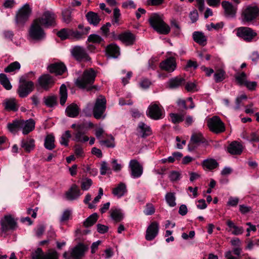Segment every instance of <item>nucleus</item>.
Returning a JSON list of instances; mask_svg holds the SVG:
<instances>
[{
  "label": "nucleus",
  "mask_w": 259,
  "mask_h": 259,
  "mask_svg": "<svg viewBox=\"0 0 259 259\" xmlns=\"http://www.w3.org/2000/svg\"><path fill=\"white\" fill-rule=\"evenodd\" d=\"M96 73L94 69L90 68L84 71L82 75L78 77L75 81V85L80 89L90 91L95 88L92 85L95 81Z\"/></svg>",
  "instance_id": "1"
},
{
  "label": "nucleus",
  "mask_w": 259,
  "mask_h": 259,
  "mask_svg": "<svg viewBox=\"0 0 259 259\" xmlns=\"http://www.w3.org/2000/svg\"><path fill=\"white\" fill-rule=\"evenodd\" d=\"M149 21L151 26L157 32L164 34L169 33L170 31L169 26L164 22L159 15L156 14L152 15Z\"/></svg>",
  "instance_id": "2"
},
{
  "label": "nucleus",
  "mask_w": 259,
  "mask_h": 259,
  "mask_svg": "<svg viewBox=\"0 0 259 259\" xmlns=\"http://www.w3.org/2000/svg\"><path fill=\"white\" fill-rule=\"evenodd\" d=\"M106 109V99L104 96L100 95L97 98L93 108L94 117L97 119H104Z\"/></svg>",
  "instance_id": "3"
},
{
  "label": "nucleus",
  "mask_w": 259,
  "mask_h": 259,
  "mask_svg": "<svg viewBox=\"0 0 259 259\" xmlns=\"http://www.w3.org/2000/svg\"><path fill=\"white\" fill-rule=\"evenodd\" d=\"M88 248L83 244L79 243L75 246L70 248L63 254L65 259H80L82 257Z\"/></svg>",
  "instance_id": "4"
},
{
  "label": "nucleus",
  "mask_w": 259,
  "mask_h": 259,
  "mask_svg": "<svg viewBox=\"0 0 259 259\" xmlns=\"http://www.w3.org/2000/svg\"><path fill=\"white\" fill-rule=\"evenodd\" d=\"M236 35L246 42H251L256 39L257 33L250 27H240L236 29Z\"/></svg>",
  "instance_id": "5"
},
{
  "label": "nucleus",
  "mask_w": 259,
  "mask_h": 259,
  "mask_svg": "<svg viewBox=\"0 0 259 259\" xmlns=\"http://www.w3.org/2000/svg\"><path fill=\"white\" fill-rule=\"evenodd\" d=\"M38 20H34L29 30V36L33 39L40 40L45 38L46 34Z\"/></svg>",
  "instance_id": "6"
},
{
  "label": "nucleus",
  "mask_w": 259,
  "mask_h": 259,
  "mask_svg": "<svg viewBox=\"0 0 259 259\" xmlns=\"http://www.w3.org/2000/svg\"><path fill=\"white\" fill-rule=\"evenodd\" d=\"M56 16L54 13L46 11L41 17L35 19V20H38L37 22L42 26L48 28L56 25Z\"/></svg>",
  "instance_id": "7"
},
{
  "label": "nucleus",
  "mask_w": 259,
  "mask_h": 259,
  "mask_svg": "<svg viewBox=\"0 0 259 259\" xmlns=\"http://www.w3.org/2000/svg\"><path fill=\"white\" fill-rule=\"evenodd\" d=\"M207 126L210 131L215 134H220L225 131L224 123L217 116H213L208 119Z\"/></svg>",
  "instance_id": "8"
},
{
  "label": "nucleus",
  "mask_w": 259,
  "mask_h": 259,
  "mask_svg": "<svg viewBox=\"0 0 259 259\" xmlns=\"http://www.w3.org/2000/svg\"><path fill=\"white\" fill-rule=\"evenodd\" d=\"M259 13L256 6H247L242 12V20L244 22H251L254 20Z\"/></svg>",
  "instance_id": "9"
},
{
  "label": "nucleus",
  "mask_w": 259,
  "mask_h": 259,
  "mask_svg": "<svg viewBox=\"0 0 259 259\" xmlns=\"http://www.w3.org/2000/svg\"><path fill=\"white\" fill-rule=\"evenodd\" d=\"M147 116L154 120H158L163 117V113L160 104L156 103H151L146 112Z\"/></svg>",
  "instance_id": "10"
},
{
  "label": "nucleus",
  "mask_w": 259,
  "mask_h": 259,
  "mask_svg": "<svg viewBox=\"0 0 259 259\" xmlns=\"http://www.w3.org/2000/svg\"><path fill=\"white\" fill-rule=\"evenodd\" d=\"M71 53L73 57L77 61H90L91 60V58L82 47L79 46L74 47Z\"/></svg>",
  "instance_id": "11"
},
{
  "label": "nucleus",
  "mask_w": 259,
  "mask_h": 259,
  "mask_svg": "<svg viewBox=\"0 0 259 259\" xmlns=\"http://www.w3.org/2000/svg\"><path fill=\"white\" fill-rule=\"evenodd\" d=\"M128 167L131 170V176L133 178H138L142 175L143 167L137 160H131L129 162Z\"/></svg>",
  "instance_id": "12"
},
{
  "label": "nucleus",
  "mask_w": 259,
  "mask_h": 259,
  "mask_svg": "<svg viewBox=\"0 0 259 259\" xmlns=\"http://www.w3.org/2000/svg\"><path fill=\"white\" fill-rule=\"evenodd\" d=\"M31 10L28 4L24 5L19 11L16 15V21L18 23L23 24L28 19Z\"/></svg>",
  "instance_id": "13"
},
{
  "label": "nucleus",
  "mask_w": 259,
  "mask_h": 259,
  "mask_svg": "<svg viewBox=\"0 0 259 259\" xmlns=\"http://www.w3.org/2000/svg\"><path fill=\"white\" fill-rule=\"evenodd\" d=\"M34 83L31 81H24L19 86L18 90L19 95L21 98L26 97L33 90Z\"/></svg>",
  "instance_id": "14"
},
{
  "label": "nucleus",
  "mask_w": 259,
  "mask_h": 259,
  "mask_svg": "<svg viewBox=\"0 0 259 259\" xmlns=\"http://www.w3.org/2000/svg\"><path fill=\"white\" fill-rule=\"evenodd\" d=\"M205 139L200 133H194L192 134L189 144L188 145V149L189 151L193 150L200 143H203Z\"/></svg>",
  "instance_id": "15"
},
{
  "label": "nucleus",
  "mask_w": 259,
  "mask_h": 259,
  "mask_svg": "<svg viewBox=\"0 0 259 259\" xmlns=\"http://www.w3.org/2000/svg\"><path fill=\"white\" fill-rule=\"evenodd\" d=\"M237 4L233 5L231 3L227 1H223L222 6L224 10L225 15L230 18H233L235 16Z\"/></svg>",
  "instance_id": "16"
},
{
  "label": "nucleus",
  "mask_w": 259,
  "mask_h": 259,
  "mask_svg": "<svg viewBox=\"0 0 259 259\" xmlns=\"http://www.w3.org/2000/svg\"><path fill=\"white\" fill-rule=\"evenodd\" d=\"M84 126V123L78 124L77 128L76 129V132L74 133V141L78 142L84 143L89 140V138L84 135L83 132Z\"/></svg>",
  "instance_id": "17"
},
{
  "label": "nucleus",
  "mask_w": 259,
  "mask_h": 259,
  "mask_svg": "<svg viewBox=\"0 0 259 259\" xmlns=\"http://www.w3.org/2000/svg\"><path fill=\"white\" fill-rule=\"evenodd\" d=\"M160 68L168 72H173L176 68V62L175 59L170 57L160 63L159 65Z\"/></svg>",
  "instance_id": "18"
},
{
  "label": "nucleus",
  "mask_w": 259,
  "mask_h": 259,
  "mask_svg": "<svg viewBox=\"0 0 259 259\" xmlns=\"http://www.w3.org/2000/svg\"><path fill=\"white\" fill-rule=\"evenodd\" d=\"M81 195V193L77 186L73 184L66 192V198L68 200H74L78 199Z\"/></svg>",
  "instance_id": "19"
},
{
  "label": "nucleus",
  "mask_w": 259,
  "mask_h": 259,
  "mask_svg": "<svg viewBox=\"0 0 259 259\" xmlns=\"http://www.w3.org/2000/svg\"><path fill=\"white\" fill-rule=\"evenodd\" d=\"M39 85L43 89L48 90L53 84V77L49 74H44L38 79Z\"/></svg>",
  "instance_id": "20"
},
{
  "label": "nucleus",
  "mask_w": 259,
  "mask_h": 259,
  "mask_svg": "<svg viewBox=\"0 0 259 259\" xmlns=\"http://www.w3.org/2000/svg\"><path fill=\"white\" fill-rule=\"evenodd\" d=\"M118 38L125 45L130 46L134 44L136 37L130 32H125L119 35Z\"/></svg>",
  "instance_id": "21"
},
{
  "label": "nucleus",
  "mask_w": 259,
  "mask_h": 259,
  "mask_svg": "<svg viewBox=\"0 0 259 259\" xmlns=\"http://www.w3.org/2000/svg\"><path fill=\"white\" fill-rule=\"evenodd\" d=\"M66 69L65 65L61 62L51 64L48 67V69L51 73H54L57 75L63 74Z\"/></svg>",
  "instance_id": "22"
},
{
  "label": "nucleus",
  "mask_w": 259,
  "mask_h": 259,
  "mask_svg": "<svg viewBox=\"0 0 259 259\" xmlns=\"http://www.w3.org/2000/svg\"><path fill=\"white\" fill-rule=\"evenodd\" d=\"M35 127V122L33 119L26 120H21V130L24 135H26L33 130Z\"/></svg>",
  "instance_id": "23"
},
{
  "label": "nucleus",
  "mask_w": 259,
  "mask_h": 259,
  "mask_svg": "<svg viewBox=\"0 0 259 259\" xmlns=\"http://www.w3.org/2000/svg\"><path fill=\"white\" fill-rule=\"evenodd\" d=\"M109 213L111 219L115 222H119L123 219L124 213L122 210L119 208L112 207Z\"/></svg>",
  "instance_id": "24"
},
{
  "label": "nucleus",
  "mask_w": 259,
  "mask_h": 259,
  "mask_svg": "<svg viewBox=\"0 0 259 259\" xmlns=\"http://www.w3.org/2000/svg\"><path fill=\"white\" fill-rule=\"evenodd\" d=\"M228 151L232 155H240L242 152L243 147L240 143L234 141L229 145Z\"/></svg>",
  "instance_id": "25"
},
{
  "label": "nucleus",
  "mask_w": 259,
  "mask_h": 259,
  "mask_svg": "<svg viewBox=\"0 0 259 259\" xmlns=\"http://www.w3.org/2000/svg\"><path fill=\"white\" fill-rule=\"evenodd\" d=\"M192 37L196 42L199 45L204 46L207 43V37L201 31H194L192 34Z\"/></svg>",
  "instance_id": "26"
},
{
  "label": "nucleus",
  "mask_w": 259,
  "mask_h": 259,
  "mask_svg": "<svg viewBox=\"0 0 259 259\" xmlns=\"http://www.w3.org/2000/svg\"><path fill=\"white\" fill-rule=\"evenodd\" d=\"M137 131L143 138L149 136L152 134V131L150 127L143 122H140L139 123Z\"/></svg>",
  "instance_id": "27"
},
{
  "label": "nucleus",
  "mask_w": 259,
  "mask_h": 259,
  "mask_svg": "<svg viewBox=\"0 0 259 259\" xmlns=\"http://www.w3.org/2000/svg\"><path fill=\"white\" fill-rule=\"evenodd\" d=\"M185 79L180 76H177L169 80L167 82L168 88L171 89H177L185 83Z\"/></svg>",
  "instance_id": "28"
},
{
  "label": "nucleus",
  "mask_w": 259,
  "mask_h": 259,
  "mask_svg": "<svg viewBox=\"0 0 259 259\" xmlns=\"http://www.w3.org/2000/svg\"><path fill=\"white\" fill-rule=\"evenodd\" d=\"M2 227H15L17 225V219H15L12 215H6L1 220Z\"/></svg>",
  "instance_id": "29"
},
{
  "label": "nucleus",
  "mask_w": 259,
  "mask_h": 259,
  "mask_svg": "<svg viewBox=\"0 0 259 259\" xmlns=\"http://www.w3.org/2000/svg\"><path fill=\"white\" fill-rule=\"evenodd\" d=\"M86 18L90 24L97 26L100 23L101 18L99 15L93 12H89L86 15Z\"/></svg>",
  "instance_id": "30"
},
{
  "label": "nucleus",
  "mask_w": 259,
  "mask_h": 259,
  "mask_svg": "<svg viewBox=\"0 0 259 259\" xmlns=\"http://www.w3.org/2000/svg\"><path fill=\"white\" fill-rule=\"evenodd\" d=\"M126 185L123 183H120L113 189L112 193L117 198H120L126 193Z\"/></svg>",
  "instance_id": "31"
},
{
  "label": "nucleus",
  "mask_w": 259,
  "mask_h": 259,
  "mask_svg": "<svg viewBox=\"0 0 259 259\" xmlns=\"http://www.w3.org/2000/svg\"><path fill=\"white\" fill-rule=\"evenodd\" d=\"M79 110L76 104H71L66 109V113L67 115L70 117H75L78 114Z\"/></svg>",
  "instance_id": "32"
},
{
  "label": "nucleus",
  "mask_w": 259,
  "mask_h": 259,
  "mask_svg": "<svg viewBox=\"0 0 259 259\" xmlns=\"http://www.w3.org/2000/svg\"><path fill=\"white\" fill-rule=\"evenodd\" d=\"M107 54L113 58H117L120 54L119 48L115 44H110L106 48Z\"/></svg>",
  "instance_id": "33"
},
{
  "label": "nucleus",
  "mask_w": 259,
  "mask_h": 259,
  "mask_svg": "<svg viewBox=\"0 0 259 259\" xmlns=\"http://www.w3.org/2000/svg\"><path fill=\"white\" fill-rule=\"evenodd\" d=\"M21 147L28 152L31 151L34 147V140L32 139H27L21 141Z\"/></svg>",
  "instance_id": "34"
},
{
  "label": "nucleus",
  "mask_w": 259,
  "mask_h": 259,
  "mask_svg": "<svg viewBox=\"0 0 259 259\" xmlns=\"http://www.w3.org/2000/svg\"><path fill=\"white\" fill-rule=\"evenodd\" d=\"M4 104L5 108L8 111H16L18 109L16 100L14 99H6Z\"/></svg>",
  "instance_id": "35"
},
{
  "label": "nucleus",
  "mask_w": 259,
  "mask_h": 259,
  "mask_svg": "<svg viewBox=\"0 0 259 259\" xmlns=\"http://www.w3.org/2000/svg\"><path fill=\"white\" fill-rule=\"evenodd\" d=\"M55 137L53 135L50 134L46 136L45 140L44 146L49 150H52L55 147Z\"/></svg>",
  "instance_id": "36"
},
{
  "label": "nucleus",
  "mask_w": 259,
  "mask_h": 259,
  "mask_svg": "<svg viewBox=\"0 0 259 259\" xmlns=\"http://www.w3.org/2000/svg\"><path fill=\"white\" fill-rule=\"evenodd\" d=\"M202 165L204 168L212 170L217 167L219 165V163L215 159L210 158L204 160L202 162Z\"/></svg>",
  "instance_id": "37"
},
{
  "label": "nucleus",
  "mask_w": 259,
  "mask_h": 259,
  "mask_svg": "<svg viewBox=\"0 0 259 259\" xmlns=\"http://www.w3.org/2000/svg\"><path fill=\"white\" fill-rule=\"evenodd\" d=\"M67 91L66 85L62 84L60 88V103L64 105L67 99Z\"/></svg>",
  "instance_id": "38"
},
{
  "label": "nucleus",
  "mask_w": 259,
  "mask_h": 259,
  "mask_svg": "<svg viewBox=\"0 0 259 259\" xmlns=\"http://www.w3.org/2000/svg\"><path fill=\"white\" fill-rule=\"evenodd\" d=\"M9 130L11 132L21 130V120H16L7 124Z\"/></svg>",
  "instance_id": "39"
},
{
  "label": "nucleus",
  "mask_w": 259,
  "mask_h": 259,
  "mask_svg": "<svg viewBox=\"0 0 259 259\" xmlns=\"http://www.w3.org/2000/svg\"><path fill=\"white\" fill-rule=\"evenodd\" d=\"M158 228H147L146 234V239L147 240H153L157 235Z\"/></svg>",
  "instance_id": "40"
},
{
  "label": "nucleus",
  "mask_w": 259,
  "mask_h": 259,
  "mask_svg": "<svg viewBox=\"0 0 259 259\" xmlns=\"http://www.w3.org/2000/svg\"><path fill=\"white\" fill-rule=\"evenodd\" d=\"M0 82L6 90H10L12 89L9 79L5 74H0Z\"/></svg>",
  "instance_id": "41"
},
{
  "label": "nucleus",
  "mask_w": 259,
  "mask_h": 259,
  "mask_svg": "<svg viewBox=\"0 0 259 259\" xmlns=\"http://www.w3.org/2000/svg\"><path fill=\"white\" fill-rule=\"evenodd\" d=\"M45 105L49 107H53L57 104V97L55 96H48L44 98Z\"/></svg>",
  "instance_id": "42"
},
{
  "label": "nucleus",
  "mask_w": 259,
  "mask_h": 259,
  "mask_svg": "<svg viewBox=\"0 0 259 259\" xmlns=\"http://www.w3.org/2000/svg\"><path fill=\"white\" fill-rule=\"evenodd\" d=\"M165 200L169 206H176V197L174 193H167L165 195Z\"/></svg>",
  "instance_id": "43"
},
{
  "label": "nucleus",
  "mask_w": 259,
  "mask_h": 259,
  "mask_svg": "<svg viewBox=\"0 0 259 259\" xmlns=\"http://www.w3.org/2000/svg\"><path fill=\"white\" fill-rule=\"evenodd\" d=\"M235 79L240 85H244L245 82L247 81V75L245 73L242 72L241 73H237L235 76Z\"/></svg>",
  "instance_id": "44"
},
{
  "label": "nucleus",
  "mask_w": 259,
  "mask_h": 259,
  "mask_svg": "<svg viewBox=\"0 0 259 259\" xmlns=\"http://www.w3.org/2000/svg\"><path fill=\"white\" fill-rule=\"evenodd\" d=\"M97 219L98 215L97 213H95L92 214L88 217L84 222L85 227H90L94 225V224L97 222Z\"/></svg>",
  "instance_id": "45"
},
{
  "label": "nucleus",
  "mask_w": 259,
  "mask_h": 259,
  "mask_svg": "<svg viewBox=\"0 0 259 259\" xmlns=\"http://www.w3.org/2000/svg\"><path fill=\"white\" fill-rule=\"evenodd\" d=\"M71 29L63 28L58 32V36L62 39L70 38Z\"/></svg>",
  "instance_id": "46"
},
{
  "label": "nucleus",
  "mask_w": 259,
  "mask_h": 259,
  "mask_svg": "<svg viewBox=\"0 0 259 259\" xmlns=\"http://www.w3.org/2000/svg\"><path fill=\"white\" fill-rule=\"evenodd\" d=\"M20 67V64L18 62L15 61L11 63L6 68H5V72H11L17 70H19Z\"/></svg>",
  "instance_id": "47"
},
{
  "label": "nucleus",
  "mask_w": 259,
  "mask_h": 259,
  "mask_svg": "<svg viewBox=\"0 0 259 259\" xmlns=\"http://www.w3.org/2000/svg\"><path fill=\"white\" fill-rule=\"evenodd\" d=\"M71 135L70 132L69 131H66L64 134H63L61 138L60 144L62 145L67 146L68 145V142L69 139L71 138Z\"/></svg>",
  "instance_id": "48"
},
{
  "label": "nucleus",
  "mask_w": 259,
  "mask_h": 259,
  "mask_svg": "<svg viewBox=\"0 0 259 259\" xmlns=\"http://www.w3.org/2000/svg\"><path fill=\"white\" fill-rule=\"evenodd\" d=\"M71 12L68 9H65L62 12L63 21L66 24L69 23L71 21Z\"/></svg>",
  "instance_id": "49"
},
{
  "label": "nucleus",
  "mask_w": 259,
  "mask_h": 259,
  "mask_svg": "<svg viewBox=\"0 0 259 259\" xmlns=\"http://www.w3.org/2000/svg\"><path fill=\"white\" fill-rule=\"evenodd\" d=\"M225 72L222 70L219 69L216 71L214 74V78L217 82H219L223 81L225 79Z\"/></svg>",
  "instance_id": "50"
},
{
  "label": "nucleus",
  "mask_w": 259,
  "mask_h": 259,
  "mask_svg": "<svg viewBox=\"0 0 259 259\" xmlns=\"http://www.w3.org/2000/svg\"><path fill=\"white\" fill-rule=\"evenodd\" d=\"M93 182L91 179L89 178L83 179L81 183V188L83 190H88L89 189Z\"/></svg>",
  "instance_id": "51"
},
{
  "label": "nucleus",
  "mask_w": 259,
  "mask_h": 259,
  "mask_svg": "<svg viewBox=\"0 0 259 259\" xmlns=\"http://www.w3.org/2000/svg\"><path fill=\"white\" fill-rule=\"evenodd\" d=\"M114 139L112 136L108 140H101L100 144L101 145H104L108 148H114L115 147Z\"/></svg>",
  "instance_id": "52"
},
{
  "label": "nucleus",
  "mask_w": 259,
  "mask_h": 259,
  "mask_svg": "<svg viewBox=\"0 0 259 259\" xmlns=\"http://www.w3.org/2000/svg\"><path fill=\"white\" fill-rule=\"evenodd\" d=\"M44 259H58V253L55 250H50L44 253Z\"/></svg>",
  "instance_id": "53"
},
{
  "label": "nucleus",
  "mask_w": 259,
  "mask_h": 259,
  "mask_svg": "<svg viewBox=\"0 0 259 259\" xmlns=\"http://www.w3.org/2000/svg\"><path fill=\"white\" fill-rule=\"evenodd\" d=\"M70 39H75L76 40H79L83 37V35L82 31H78L77 30H73L71 29Z\"/></svg>",
  "instance_id": "54"
},
{
  "label": "nucleus",
  "mask_w": 259,
  "mask_h": 259,
  "mask_svg": "<svg viewBox=\"0 0 259 259\" xmlns=\"http://www.w3.org/2000/svg\"><path fill=\"white\" fill-rule=\"evenodd\" d=\"M44 253L40 248H38L31 253L32 259H44Z\"/></svg>",
  "instance_id": "55"
},
{
  "label": "nucleus",
  "mask_w": 259,
  "mask_h": 259,
  "mask_svg": "<svg viewBox=\"0 0 259 259\" xmlns=\"http://www.w3.org/2000/svg\"><path fill=\"white\" fill-rule=\"evenodd\" d=\"M103 40L102 38L99 35L93 34L89 36L88 41L93 43L99 44Z\"/></svg>",
  "instance_id": "56"
},
{
  "label": "nucleus",
  "mask_w": 259,
  "mask_h": 259,
  "mask_svg": "<svg viewBox=\"0 0 259 259\" xmlns=\"http://www.w3.org/2000/svg\"><path fill=\"white\" fill-rule=\"evenodd\" d=\"M111 169L108 166L107 162L103 161L101 164L100 174L102 175H105L107 173H111Z\"/></svg>",
  "instance_id": "57"
},
{
  "label": "nucleus",
  "mask_w": 259,
  "mask_h": 259,
  "mask_svg": "<svg viewBox=\"0 0 259 259\" xmlns=\"http://www.w3.org/2000/svg\"><path fill=\"white\" fill-rule=\"evenodd\" d=\"M14 229L15 228H0V235L5 237L11 234Z\"/></svg>",
  "instance_id": "58"
},
{
  "label": "nucleus",
  "mask_w": 259,
  "mask_h": 259,
  "mask_svg": "<svg viewBox=\"0 0 259 259\" xmlns=\"http://www.w3.org/2000/svg\"><path fill=\"white\" fill-rule=\"evenodd\" d=\"M171 121L174 123H179L183 121V117L181 115L175 114V113H170L169 114Z\"/></svg>",
  "instance_id": "59"
},
{
  "label": "nucleus",
  "mask_w": 259,
  "mask_h": 259,
  "mask_svg": "<svg viewBox=\"0 0 259 259\" xmlns=\"http://www.w3.org/2000/svg\"><path fill=\"white\" fill-rule=\"evenodd\" d=\"M155 212V208L151 203H148L146 205V208L144 213L146 215H151Z\"/></svg>",
  "instance_id": "60"
},
{
  "label": "nucleus",
  "mask_w": 259,
  "mask_h": 259,
  "mask_svg": "<svg viewBox=\"0 0 259 259\" xmlns=\"http://www.w3.org/2000/svg\"><path fill=\"white\" fill-rule=\"evenodd\" d=\"M71 214L70 210L66 209L64 210L60 218V221L61 222H64L69 220Z\"/></svg>",
  "instance_id": "61"
},
{
  "label": "nucleus",
  "mask_w": 259,
  "mask_h": 259,
  "mask_svg": "<svg viewBox=\"0 0 259 259\" xmlns=\"http://www.w3.org/2000/svg\"><path fill=\"white\" fill-rule=\"evenodd\" d=\"M181 178L180 174L176 171H171L169 175V178L171 181H176L179 180Z\"/></svg>",
  "instance_id": "62"
},
{
  "label": "nucleus",
  "mask_w": 259,
  "mask_h": 259,
  "mask_svg": "<svg viewBox=\"0 0 259 259\" xmlns=\"http://www.w3.org/2000/svg\"><path fill=\"white\" fill-rule=\"evenodd\" d=\"M249 90L254 91L255 90L257 86V82L256 81H250L247 80L245 82L244 85Z\"/></svg>",
  "instance_id": "63"
},
{
  "label": "nucleus",
  "mask_w": 259,
  "mask_h": 259,
  "mask_svg": "<svg viewBox=\"0 0 259 259\" xmlns=\"http://www.w3.org/2000/svg\"><path fill=\"white\" fill-rule=\"evenodd\" d=\"M151 81L147 78H143L141 80L140 82V87L143 89H146L148 88L151 85Z\"/></svg>",
  "instance_id": "64"
}]
</instances>
